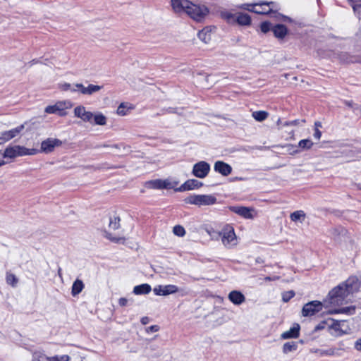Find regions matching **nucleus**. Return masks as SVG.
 I'll return each instance as SVG.
<instances>
[{
  "label": "nucleus",
  "instance_id": "nucleus-1",
  "mask_svg": "<svg viewBox=\"0 0 361 361\" xmlns=\"http://www.w3.org/2000/svg\"><path fill=\"white\" fill-rule=\"evenodd\" d=\"M360 288V282L356 276H350L345 281L340 283L329 291L326 299L324 300V305L341 306L351 300L354 293Z\"/></svg>",
  "mask_w": 361,
  "mask_h": 361
},
{
  "label": "nucleus",
  "instance_id": "nucleus-2",
  "mask_svg": "<svg viewBox=\"0 0 361 361\" xmlns=\"http://www.w3.org/2000/svg\"><path fill=\"white\" fill-rule=\"evenodd\" d=\"M186 204H194L199 207L210 206L216 203V197L214 195H192L185 199Z\"/></svg>",
  "mask_w": 361,
  "mask_h": 361
},
{
  "label": "nucleus",
  "instance_id": "nucleus-3",
  "mask_svg": "<svg viewBox=\"0 0 361 361\" xmlns=\"http://www.w3.org/2000/svg\"><path fill=\"white\" fill-rule=\"evenodd\" d=\"M38 152L37 149H28L23 146L15 145L13 147H8L2 154L3 158H15L16 157L25 155H34Z\"/></svg>",
  "mask_w": 361,
  "mask_h": 361
},
{
  "label": "nucleus",
  "instance_id": "nucleus-4",
  "mask_svg": "<svg viewBox=\"0 0 361 361\" xmlns=\"http://www.w3.org/2000/svg\"><path fill=\"white\" fill-rule=\"evenodd\" d=\"M209 13V10L206 6L191 2L186 14L197 22H202Z\"/></svg>",
  "mask_w": 361,
  "mask_h": 361
},
{
  "label": "nucleus",
  "instance_id": "nucleus-5",
  "mask_svg": "<svg viewBox=\"0 0 361 361\" xmlns=\"http://www.w3.org/2000/svg\"><path fill=\"white\" fill-rule=\"evenodd\" d=\"M273 4V1H263L254 4H242L240 8L258 14H269L273 12L272 9L269 8V6Z\"/></svg>",
  "mask_w": 361,
  "mask_h": 361
},
{
  "label": "nucleus",
  "instance_id": "nucleus-6",
  "mask_svg": "<svg viewBox=\"0 0 361 361\" xmlns=\"http://www.w3.org/2000/svg\"><path fill=\"white\" fill-rule=\"evenodd\" d=\"M71 107V103L69 101L57 102L54 105L47 106L44 111L47 114H55L60 116L66 115V110Z\"/></svg>",
  "mask_w": 361,
  "mask_h": 361
},
{
  "label": "nucleus",
  "instance_id": "nucleus-7",
  "mask_svg": "<svg viewBox=\"0 0 361 361\" xmlns=\"http://www.w3.org/2000/svg\"><path fill=\"white\" fill-rule=\"evenodd\" d=\"M323 304L318 300H313L305 304L302 310L303 317H310L322 310Z\"/></svg>",
  "mask_w": 361,
  "mask_h": 361
},
{
  "label": "nucleus",
  "instance_id": "nucleus-8",
  "mask_svg": "<svg viewBox=\"0 0 361 361\" xmlns=\"http://www.w3.org/2000/svg\"><path fill=\"white\" fill-rule=\"evenodd\" d=\"M209 171L210 165L204 161H200L194 164L192 173L197 178H204Z\"/></svg>",
  "mask_w": 361,
  "mask_h": 361
},
{
  "label": "nucleus",
  "instance_id": "nucleus-9",
  "mask_svg": "<svg viewBox=\"0 0 361 361\" xmlns=\"http://www.w3.org/2000/svg\"><path fill=\"white\" fill-rule=\"evenodd\" d=\"M229 209L238 215L247 219H252L257 213L255 209L242 206H231Z\"/></svg>",
  "mask_w": 361,
  "mask_h": 361
},
{
  "label": "nucleus",
  "instance_id": "nucleus-10",
  "mask_svg": "<svg viewBox=\"0 0 361 361\" xmlns=\"http://www.w3.org/2000/svg\"><path fill=\"white\" fill-rule=\"evenodd\" d=\"M221 241L225 246L230 245H235L236 241V236L234 229L231 226H226L222 232Z\"/></svg>",
  "mask_w": 361,
  "mask_h": 361
},
{
  "label": "nucleus",
  "instance_id": "nucleus-11",
  "mask_svg": "<svg viewBox=\"0 0 361 361\" xmlns=\"http://www.w3.org/2000/svg\"><path fill=\"white\" fill-rule=\"evenodd\" d=\"M171 4L174 13L178 14L187 13L191 1L188 0H171Z\"/></svg>",
  "mask_w": 361,
  "mask_h": 361
},
{
  "label": "nucleus",
  "instance_id": "nucleus-12",
  "mask_svg": "<svg viewBox=\"0 0 361 361\" xmlns=\"http://www.w3.org/2000/svg\"><path fill=\"white\" fill-rule=\"evenodd\" d=\"M74 116L84 122L92 123L93 114L86 110L85 107L80 105L74 109Z\"/></svg>",
  "mask_w": 361,
  "mask_h": 361
},
{
  "label": "nucleus",
  "instance_id": "nucleus-13",
  "mask_svg": "<svg viewBox=\"0 0 361 361\" xmlns=\"http://www.w3.org/2000/svg\"><path fill=\"white\" fill-rule=\"evenodd\" d=\"M62 142L56 138H47L41 143V152L44 153H50L54 151L56 147L61 146Z\"/></svg>",
  "mask_w": 361,
  "mask_h": 361
},
{
  "label": "nucleus",
  "instance_id": "nucleus-14",
  "mask_svg": "<svg viewBox=\"0 0 361 361\" xmlns=\"http://www.w3.org/2000/svg\"><path fill=\"white\" fill-rule=\"evenodd\" d=\"M178 288L175 285L157 286L154 288L153 291L157 295L166 296L178 292Z\"/></svg>",
  "mask_w": 361,
  "mask_h": 361
},
{
  "label": "nucleus",
  "instance_id": "nucleus-15",
  "mask_svg": "<svg viewBox=\"0 0 361 361\" xmlns=\"http://www.w3.org/2000/svg\"><path fill=\"white\" fill-rule=\"evenodd\" d=\"M23 128L24 126L21 125L10 130L3 132L0 136V144H3L16 137Z\"/></svg>",
  "mask_w": 361,
  "mask_h": 361
},
{
  "label": "nucleus",
  "instance_id": "nucleus-16",
  "mask_svg": "<svg viewBox=\"0 0 361 361\" xmlns=\"http://www.w3.org/2000/svg\"><path fill=\"white\" fill-rule=\"evenodd\" d=\"M202 183L196 179H190L182 184L179 188L175 189L176 191L183 192L190 190L195 188H199L202 186Z\"/></svg>",
  "mask_w": 361,
  "mask_h": 361
},
{
  "label": "nucleus",
  "instance_id": "nucleus-17",
  "mask_svg": "<svg viewBox=\"0 0 361 361\" xmlns=\"http://www.w3.org/2000/svg\"><path fill=\"white\" fill-rule=\"evenodd\" d=\"M214 169L216 172H218L224 176H228L232 172V167L222 161H216L214 163Z\"/></svg>",
  "mask_w": 361,
  "mask_h": 361
},
{
  "label": "nucleus",
  "instance_id": "nucleus-18",
  "mask_svg": "<svg viewBox=\"0 0 361 361\" xmlns=\"http://www.w3.org/2000/svg\"><path fill=\"white\" fill-rule=\"evenodd\" d=\"M273 34L279 40L283 39L288 34L286 26L283 24H276L273 27Z\"/></svg>",
  "mask_w": 361,
  "mask_h": 361
},
{
  "label": "nucleus",
  "instance_id": "nucleus-19",
  "mask_svg": "<svg viewBox=\"0 0 361 361\" xmlns=\"http://www.w3.org/2000/svg\"><path fill=\"white\" fill-rule=\"evenodd\" d=\"M300 335V326L296 324L291 327L288 331L283 332L281 337L283 339L296 338Z\"/></svg>",
  "mask_w": 361,
  "mask_h": 361
},
{
  "label": "nucleus",
  "instance_id": "nucleus-20",
  "mask_svg": "<svg viewBox=\"0 0 361 361\" xmlns=\"http://www.w3.org/2000/svg\"><path fill=\"white\" fill-rule=\"evenodd\" d=\"M356 307L355 305L334 308L329 310V314H343L346 315H353L355 313Z\"/></svg>",
  "mask_w": 361,
  "mask_h": 361
},
{
  "label": "nucleus",
  "instance_id": "nucleus-21",
  "mask_svg": "<svg viewBox=\"0 0 361 361\" xmlns=\"http://www.w3.org/2000/svg\"><path fill=\"white\" fill-rule=\"evenodd\" d=\"M228 299L235 305H239L245 302V298L238 290H233L228 294Z\"/></svg>",
  "mask_w": 361,
  "mask_h": 361
},
{
  "label": "nucleus",
  "instance_id": "nucleus-22",
  "mask_svg": "<svg viewBox=\"0 0 361 361\" xmlns=\"http://www.w3.org/2000/svg\"><path fill=\"white\" fill-rule=\"evenodd\" d=\"M152 288L147 283H143L134 287L133 293L135 295H145L150 293Z\"/></svg>",
  "mask_w": 361,
  "mask_h": 361
},
{
  "label": "nucleus",
  "instance_id": "nucleus-23",
  "mask_svg": "<svg viewBox=\"0 0 361 361\" xmlns=\"http://www.w3.org/2000/svg\"><path fill=\"white\" fill-rule=\"evenodd\" d=\"M235 23L240 25H249L251 23V18L247 13H239L235 16Z\"/></svg>",
  "mask_w": 361,
  "mask_h": 361
},
{
  "label": "nucleus",
  "instance_id": "nucleus-24",
  "mask_svg": "<svg viewBox=\"0 0 361 361\" xmlns=\"http://www.w3.org/2000/svg\"><path fill=\"white\" fill-rule=\"evenodd\" d=\"M84 288V283L80 279H76L72 286L71 294L73 296H75L80 293Z\"/></svg>",
  "mask_w": 361,
  "mask_h": 361
},
{
  "label": "nucleus",
  "instance_id": "nucleus-25",
  "mask_svg": "<svg viewBox=\"0 0 361 361\" xmlns=\"http://www.w3.org/2000/svg\"><path fill=\"white\" fill-rule=\"evenodd\" d=\"M198 37L202 42H208L211 39V29L209 27L203 28L198 32Z\"/></svg>",
  "mask_w": 361,
  "mask_h": 361
},
{
  "label": "nucleus",
  "instance_id": "nucleus-26",
  "mask_svg": "<svg viewBox=\"0 0 361 361\" xmlns=\"http://www.w3.org/2000/svg\"><path fill=\"white\" fill-rule=\"evenodd\" d=\"M341 349L331 348L326 350H319L318 352L322 356H340Z\"/></svg>",
  "mask_w": 361,
  "mask_h": 361
},
{
  "label": "nucleus",
  "instance_id": "nucleus-27",
  "mask_svg": "<svg viewBox=\"0 0 361 361\" xmlns=\"http://www.w3.org/2000/svg\"><path fill=\"white\" fill-rule=\"evenodd\" d=\"M221 18L225 20L228 23L234 24L235 23V15L227 11H221L219 13Z\"/></svg>",
  "mask_w": 361,
  "mask_h": 361
},
{
  "label": "nucleus",
  "instance_id": "nucleus-28",
  "mask_svg": "<svg viewBox=\"0 0 361 361\" xmlns=\"http://www.w3.org/2000/svg\"><path fill=\"white\" fill-rule=\"evenodd\" d=\"M104 126L106 124V117L102 113H97L93 114V119L92 124Z\"/></svg>",
  "mask_w": 361,
  "mask_h": 361
},
{
  "label": "nucleus",
  "instance_id": "nucleus-29",
  "mask_svg": "<svg viewBox=\"0 0 361 361\" xmlns=\"http://www.w3.org/2000/svg\"><path fill=\"white\" fill-rule=\"evenodd\" d=\"M252 116L257 121L262 122L268 118L269 113L265 111H256L252 112Z\"/></svg>",
  "mask_w": 361,
  "mask_h": 361
},
{
  "label": "nucleus",
  "instance_id": "nucleus-30",
  "mask_svg": "<svg viewBox=\"0 0 361 361\" xmlns=\"http://www.w3.org/2000/svg\"><path fill=\"white\" fill-rule=\"evenodd\" d=\"M102 88V86L90 84L87 87H85V90H83L84 94L92 95V94L99 92Z\"/></svg>",
  "mask_w": 361,
  "mask_h": 361
},
{
  "label": "nucleus",
  "instance_id": "nucleus-31",
  "mask_svg": "<svg viewBox=\"0 0 361 361\" xmlns=\"http://www.w3.org/2000/svg\"><path fill=\"white\" fill-rule=\"evenodd\" d=\"M146 186L148 188L163 189V180L157 179L149 181L146 183Z\"/></svg>",
  "mask_w": 361,
  "mask_h": 361
},
{
  "label": "nucleus",
  "instance_id": "nucleus-32",
  "mask_svg": "<svg viewBox=\"0 0 361 361\" xmlns=\"http://www.w3.org/2000/svg\"><path fill=\"white\" fill-rule=\"evenodd\" d=\"M297 347H298V345L295 342H294V341L287 342L283 344V353L287 354L290 352L296 350Z\"/></svg>",
  "mask_w": 361,
  "mask_h": 361
},
{
  "label": "nucleus",
  "instance_id": "nucleus-33",
  "mask_svg": "<svg viewBox=\"0 0 361 361\" xmlns=\"http://www.w3.org/2000/svg\"><path fill=\"white\" fill-rule=\"evenodd\" d=\"M120 218L116 216H114L113 217L109 218V227L112 230H117L120 227Z\"/></svg>",
  "mask_w": 361,
  "mask_h": 361
},
{
  "label": "nucleus",
  "instance_id": "nucleus-34",
  "mask_svg": "<svg viewBox=\"0 0 361 361\" xmlns=\"http://www.w3.org/2000/svg\"><path fill=\"white\" fill-rule=\"evenodd\" d=\"M290 218L293 221H303L305 218V214L302 210L295 211L290 214Z\"/></svg>",
  "mask_w": 361,
  "mask_h": 361
},
{
  "label": "nucleus",
  "instance_id": "nucleus-35",
  "mask_svg": "<svg viewBox=\"0 0 361 361\" xmlns=\"http://www.w3.org/2000/svg\"><path fill=\"white\" fill-rule=\"evenodd\" d=\"M274 26V25H273L270 22L264 21L260 24V30H261L262 32L266 34L268 32H269L270 30L273 31Z\"/></svg>",
  "mask_w": 361,
  "mask_h": 361
},
{
  "label": "nucleus",
  "instance_id": "nucleus-36",
  "mask_svg": "<svg viewBox=\"0 0 361 361\" xmlns=\"http://www.w3.org/2000/svg\"><path fill=\"white\" fill-rule=\"evenodd\" d=\"M313 146V142L310 139L301 140L298 143V147L302 149H309Z\"/></svg>",
  "mask_w": 361,
  "mask_h": 361
},
{
  "label": "nucleus",
  "instance_id": "nucleus-37",
  "mask_svg": "<svg viewBox=\"0 0 361 361\" xmlns=\"http://www.w3.org/2000/svg\"><path fill=\"white\" fill-rule=\"evenodd\" d=\"M178 181L170 180L169 179L163 180V189H176L175 187L178 185Z\"/></svg>",
  "mask_w": 361,
  "mask_h": 361
},
{
  "label": "nucleus",
  "instance_id": "nucleus-38",
  "mask_svg": "<svg viewBox=\"0 0 361 361\" xmlns=\"http://www.w3.org/2000/svg\"><path fill=\"white\" fill-rule=\"evenodd\" d=\"M111 147V148H116V149H121V148L123 149V150L125 152H128L130 150V147L128 146H126L124 145H122V144H116V145H99L98 146V147Z\"/></svg>",
  "mask_w": 361,
  "mask_h": 361
},
{
  "label": "nucleus",
  "instance_id": "nucleus-39",
  "mask_svg": "<svg viewBox=\"0 0 361 361\" xmlns=\"http://www.w3.org/2000/svg\"><path fill=\"white\" fill-rule=\"evenodd\" d=\"M173 233L179 237H183L185 234V228L180 225L175 226L173 228Z\"/></svg>",
  "mask_w": 361,
  "mask_h": 361
},
{
  "label": "nucleus",
  "instance_id": "nucleus-40",
  "mask_svg": "<svg viewBox=\"0 0 361 361\" xmlns=\"http://www.w3.org/2000/svg\"><path fill=\"white\" fill-rule=\"evenodd\" d=\"M104 236L107 239H109L111 241L114 242V243H124V242H125V238H124L113 237L111 233H108L106 231H105Z\"/></svg>",
  "mask_w": 361,
  "mask_h": 361
},
{
  "label": "nucleus",
  "instance_id": "nucleus-41",
  "mask_svg": "<svg viewBox=\"0 0 361 361\" xmlns=\"http://www.w3.org/2000/svg\"><path fill=\"white\" fill-rule=\"evenodd\" d=\"M295 295V292L293 290L286 291L282 293V300L283 302H288Z\"/></svg>",
  "mask_w": 361,
  "mask_h": 361
},
{
  "label": "nucleus",
  "instance_id": "nucleus-42",
  "mask_svg": "<svg viewBox=\"0 0 361 361\" xmlns=\"http://www.w3.org/2000/svg\"><path fill=\"white\" fill-rule=\"evenodd\" d=\"M305 123V120L295 119L293 121L284 122L283 124V126H295L300 125V124H302Z\"/></svg>",
  "mask_w": 361,
  "mask_h": 361
},
{
  "label": "nucleus",
  "instance_id": "nucleus-43",
  "mask_svg": "<svg viewBox=\"0 0 361 361\" xmlns=\"http://www.w3.org/2000/svg\"><path fill=\"white\" fill-rule=\"evenodd\" d=\"M6 282L13 286H15L18 283V279L13 274H8L6 276Z\"/></svg>",
  "mask_w": 361,
  "mask_h": 361
},
{
  "label": "nucleus",
  "instance_id": "nucleus-44",
  "mask_svg": "<svg viewBox=\"0 0 361 361\" xmlns=\"http://www.w3.org/2000/svg\"><path fill=\"white\" fill-rule=\"evenodd\" d=\"M116 113L120 116H125L127 114L126 106L124 103H121L117 108Z\"/></svg>",
  "mask_w": 361,
  "mask_h": 361
},
{
  "label": "nucleus",
  "instance_id": "nucleus-45",
  "mask_svg": "<svg viewBox=\"0 0 361 361\" xmlns=\"http://www.w3.org/2000/svg\"><path fill=\"white\" fill-rule=\"evenodd\" d=\"M53 361H69L70 357L67 355H56L50 358Z\"/></svg>",
  "mask_w": 361,
  "mask_h": 361
},
{
  "label": "nucleus",
  "instance_id": "nucleus-46",
  "mask_svg": "<svg viewBox=\"0 0 361 361\" xmlns=\"http://www.w3.org/2000/svg\"><path fill=\"white\" fill-rule=\"evenodd\" d=\"M61 89L63 91L70 90L71 92H76L77 90L74 87V85H72L70 83H64L61 85Z\"/></svg>",
  "mask_w": 361,
  "mask_h": 361
},
{
  "label": "nucleus",
  "instance_id": "nucleus-47",
  "mask_svg": "<svg viewBox=\"0 0 361 361\" xmlns=\"http://www.w3.org/2000/svg\"><path fill=\"white\" fill-rule=\"evenodd\" d=\"M355 13L357 16L358 18L361 20V4L352 5Z\"/></svg>",
  "mask_w": 361,
  "mask_h": 361
},
{
  "label": "nucleus",
  "instance_id": "nucleus-48",
  "mask_svg": "<svg viewBox=\"0 0 361 361\" xmlns=\"http://www.w3.org/2000/svg\"><path fill=\"white\" fill-rule=\"evenodd\" d=\"M74 87L77 90V91H80L82 94H84L83 90H85V87L81 83H76L74 85Z\"/></svg>",
  "mask_w": 361,
  "mask_h": 361
},
{
  "label": "nucleus",
  "instance_id": "nucleus-49",
  "mask_svg": "<svg viewBox=\"0 0 361 361\" xmlns=\"http://www.w3.org/2000/svg\"><path fill=\"white\" fill-rule=\"evenodd\" d=\"M159 329V326L157 325H152L147 328V332H157Z\"/></svg>",
  "mask_w": 361,
  "mask_h": 361
},
{
  "label": "nucleus",
  "instance_id": "nucleus-50",
  "mask_svg": "<svg viewBox=\"0 0 361 361\" xmlns=\"http://www.w3.org/2000/svg\"><path fill=\"white\" fill-rule=\"evenodd\" d=\"M314 137L317 140H319L322 136V132L318 129L316 128L313 135Z\"/></svg>",
  "mask_w": 361,
  "mask_h": 361
},
{
  "label": "nucleus",
  "instance_id": "nucleus-51",
  "mask_svg": "<svg viewBox=\"0 0 361 361\" xmlns=\"http://www.w3.org/2000/svg\"><path fill=\"white\" fill-rule=\"evenodd\" d=\"M355 348L361 352V338L357 339L355 343Z\"/></svg>",
  "mask_w": 361,
  "mask_h": 361
},
{
  "label": "nucleus",
  "instance_id": "nucleus-52",
  "mask_svg": "<svg viewBox=\"0 0 361 361\" xmlns=\"http://www.w3.org/2000/svg\"><path fill=\"white\" fill-rule=\"evenodd\" d=\"M127 302H128V300L125 298H121L118 300V304L121 306H126L127 305Z\"/></svg>",
  "mask_w": 361,
  "mask_h": 361
},
{
  "label": "nucleus",
  "instance_id": "nucleus-53",
  "mask_svg": "<svg viewBox=\"0 0 361 361\" xmlns=\"http://www.w3.org/2000/svg\"><path fill=\"white\" fill-rule=\"evenodd\" d=\"M279 279V276H274V277H270V276H267L264 278V280L266 281H276V280H278Z\"/></svg>",
  "mask_w": 361,
  "mask_h": 361
},
{
  "label": "nucleus",
  "instance_id": "nucleus-54",
  "mask_svg": "<svg viewBox=\"0 0 361 361\" xmlns=\"http://www.w3.org/2000/svg\"><path fill=\"white\" fill-rule=\"evenodd\" d=\"M149 319L147 317H145L141 319V322L144 325L147 324L149 322Z\"/></svg>",
  "mask_w": 361,
  "mask_h": 361
},
{
  "label": "nucleus",
  "instance_id": "nucleus-55",
  "mask_svg": "<svg viewBox=\"0 0 361 361\" xmlns=\"http://www.w3.org/2000/svg\"><path fill=\"white\" fill-rule=\"evenodd\" d=\"M344 104L349 107H351V108L354 107V104L352 101H345Z\"/></svg>",
  "mask_w": 361,
  "mask_h": 361
},
{
  "label": "nucleus",
  "instance_id": "nucleus-56",
  "mask_svg": "<svg viewBox=\"0 0 361 361\" xmlns=\"http://www.w3.org/2000/svg\"><path fill=\"white\" fill-rule=\"evenodd\" d=\"M277 126H279V129H281L283 126V123H282L281 119L279 118L276 122Z\"/></svg>",
  "mask_w": 361,
  "mask_h": 361
},
{
  "label": "nucleus",
  "instance_id": "nucleus-57",
  "mask_svg": "<svg viewBox=\"0 0 361 361\" xmlns=\"http://www.w3.org/2000/svg\"><path fill=\"white\" fill-rule=\"evenodd\" d=\"M349 62L355 63V62H359L361 63V58L359 59H351L349 60Z\"/></svg>",
  "mask_w": 361,
  "mask_h": 361
},
{
  "label": "nucleus",
  "instance_id": "nucleus-58",
  "mask_svg": "<svg viewBox=\"0 0 361 361\" xmlns=\"http://www.w3.org/2000/svg\"><path fill=\"white\" fill-rule=\"evenodd\" d=\"M282 18H283V21H286V22H290L291 21L290 18L287 17V16H282Z\"/></svg>",
  "mask_w": 361,
  "mask_h": 361
},
{
  "label": "nucleus",
  "instance_id": "nucleus-59",
  "mask_svg": "<svg viewBox=\"0 0 361 361\" xmlns=\"http://www.w3.org/2000/svg\"><path fill=\"white\" fill-rule=\"evenodd\" d=\"M349 2L352 3V4H357L356 3H358V2H360L361 0H348Z\"/></svg>",
  "mask_w": 361,
  "mask_h": 361
},
{
  "label": "nucleus",
  "instance_id": "nucleus-60",
  "mask_svg": "<svg viewBox=\"0 0 361 361\" xmlns=\"http://www.w3.org/2000/svg\"><path fill=\"white\" fill-rule=\"evenodd\" d=\"M314 125L317 127L316 128H317L318 127H321L322 126L321 123L319 122V121L315 122Z\"/></svg>",
  "mask_w": 361,
  "mask_h": 361
},
{
  "label": "nucleus",
  "instance_id": "nucleus-61",
  "mask_svg": "<svg viewBox=\"0 0 361 361\" xmlns=\"http://www.w3.org/2000/svg\"><path fill=\"white\" fill-rule=\"evenodd\" d=\"M340 230H341V231H340V233H343V234L345 233V229H343V228H340Z\"/></svg>",
  "mask_w": 361,
  "mask_h": 361
},
{
  "label": "nucleus",
  "instance_id": "nucleus-62",
  "mask_svg": "<svg viewBox=\"0 0 361 361\" xmlns=\"http://www.w3.org/2000/svg\"><path fill=\"white\" fill-rule=\"evenodd\" d=\"M32 361H42V360H40L39 359H35Z\"/></svg>",
  "mask_w": 361,
  "mask_h": 361
},
{
  "label": "nucleus",
  "instance_id": "nucleus-63",
  "mask_svg": "<svg viewBox=\"0 0 361 361\" xmlns=\"http://www.w3.org/2000/svg\"><path fill=\"white\" fill-rule=\"evenodd\" d=\"M357 187H358L359 189L361 190V185L360 184L357 185Z\"/></svg>",
  "mask_w": 361,
  "mask_h": 361
},
{
  "label": "nucleus",
  "instance_id": "nucleus-64",
  "mask_svg": "<svg viewBox=\"0 0 361 361\" xmlns=\"http://www.w3.org/2000/svg\"><path fill=\"white\" fill-rule=\"evenodd\" d=\"M321 329V326H317L316 327V329Z\"/></svg>",
  "mask_w": 361,
  "mask_h": 361
}]
</instances>
